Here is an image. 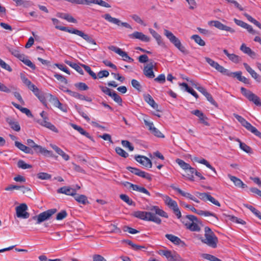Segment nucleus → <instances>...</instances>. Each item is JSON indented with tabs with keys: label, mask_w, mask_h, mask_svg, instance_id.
<instances>
[{
	"label": "nucleus",
	"mask_w": 261,
	"mask_h": 261,
	"mask_svg": "<svg viewBox=\"0 0 261 261\" xmlns=\"http://www.w3.org/2000/svg\"><path fill=\"white\" fill-rule=\"evenodd\" d=\"M74 86L80 91H86L89 89V87L83 82H79L74 84Z\"/></svg>",
	"instance_id": "44"
},
{
	"label": "nucleus",
	"mask_w": 261,
	"mask_h": 261,
	"mask_svg": "<svg viewBox=\"0 0 261 261\" xmlns=\"http://www.w3.org/2000/svg\"><path fill=\"white\" fill-rule=\"evenodd\" d=\"M164 200L166 205L172 210L178 206L177 202L168 196H165Z\"/></svg>",
	"instance_id": "24"
},
{
	"label": "nucleus",
	"mask_w": 261,
	"mask_h": 261,
	"mask_svg": "<svg viewBox=\"0 0 261 261\" xmlns=\"http://www.w3.org/2000/svg\"><path fill=\"white\" fill-rule=\"evenodd\" d=\"M133 215L143 220L152 221L158 224L161 223V219L151 212L138 211L135 212Z\"/></svg>",
	"instance_id": "4"
},
{
	"label": "nucleus",
	"mask_w": 261,
	"mask_h": 261,
	"mask_svg": "<svg viewBox=\"0 0 261 261\" xmlns=\"http://www.w3.org/2000/svg\"><path fill=\"white\" fill-rule=\"evenodd\" d=\"M24 64L34 70L36 68L35 65L29 59H25V56L23 55V59L20 60Z\"/></svg>",
	"instance_id": "52"
},
{
	"label": "nucleus",
	"mask_w": 261,
	"mask_h": 261,
	"mask_svg": "<svg viewBox=\"0 0 261 261\" xmlns=\"http://www.w3.org/2000/svg\"><path fill=\"white\" fill-rule=\"evenodd\" d=\"M115 151L118 155L124 158H126L128 156V154L120 147H116L115 148Z\"/></svg>",
	"instance_id": "49"
},
{
	"label": "nucleus",
	"mask_w": 261,
	"mask_h": 261,
	"mask_svg": "<svg viewBox=\"0 0 261 261\" xmlns=\"http://www.w3.org/2000/svg\"><path fill=\"white\" fill-rule=\"evenodd\" d=\"M195 160V161L199 163L205 165L207 168L213 171L214 172H216L215 169L213 166H212L211 164L206 160L204 159L201 160L196 159Z\"/></svg>",
	"instance_id": "41"
},
{
	"label": "nucleus",
	"mask_w": 261,
	"mask_h": 261,
	"mask_svg": "<svg viewBox=\"0 0 261 261\" xmlns=\"http://www.w3.org/2000/svg\"><path fill=\"white\" fill-rule=\"evenodd\" d=\"M237 141L239 142L240 147L245 152L248 153H251L252 152V149L245 143L242 142L239 139Z\"/></svg>",
	"instance_id": "38"
},
{
	"label": "nucleus",
	"mask_w": 261,
	"mask_h": 261,
	"mask_svg": "<svg viewBox=\"0 0 261 261\" xmlns=\"http://www.w3.org/2000/svg\"><path fill=\"white\" fill-rule=\"evenodd\" d=\"M15 145L21 151L26 153L33 154V151L30 147L24 145L18 141L15 142Z\"/></svg>",
	"instance_id": "27"
},
{
	"label": "nucleus",
	"mask_w": 261,
	"mask_h": 261,
	"mask_svg": "<svg viewBox=\"0 0 261 261\" xmlns=\"http://www.w3.org/2000/svg\"><path fill=\"white\" fill-rule=\"evenodd\" d=\"M155 64H154L153 62L151 61L144 66L143 73L146 77L152 79L155 76L153 71V68Z\"/></svg>",
	"instance_id": "14"
},
{
	"label": "nucleus",
	"mask_w": 261,
	"mask_h": 261,
	"mask_svg": "<svg viewBox=\"0 0 261 261\" xmlns=\"http://www.w3.org/2000/svg\"><path fill=\"white\" fill-rule=\"evenodd\" d=\"M75 108L76 110L78 111L79 114L85 119L87 121L89 122L90 120V118L87 116L86 114H85L84 112L81 110V109L79 107L77 106H75Z\"/></svg>",
	"instance_id": "61"
},
{
	"label": "nucleus",
	"mask_w": 261,
	"mask_h": 261,
	"mask_svg": "<svg viewBox=\"0 0 261 261\" xmlns=\"http://www.w3.org/2000/svg\"><path fill=\"white\" fill-rule=\"evenodd\" d=\"M121 144L124 147H127L130 151H133L134 149V147L128 141L122 140Z\"/></svg>",
	"instance_id": "64"
},
{
	"label": "nucleus",
	"mask_w": 261,
	"mask_h": 261,
	"mask_svg": "<svg viewBox=\"0 0 261 261\" xmlns=\"http://www.w3.org/2000/svg\"><path fill=\"white\" fill-rule=\"evenodd\" d=\"M69 95L75 98L83 100V99H85V96L80 94L78 92H75V91H69Z\"/></svg>",
	"instance_id": "54"
},
{
	"label": "nucleus",
	"mask_w": 261,
	"mask_h": 261,
	"mask_svg": "<svg viewBox=\"0 0 261 261\" xmlns=\"http://www.w3.org/2000/svg\"><path fill=\"white\" fill-rule=\"evenodd\" d=\"M164 35L169 39L170 42L172 43L183 54L186 55L189 54V51L186 48L182 45L180 40L177 38L171 32L167 29L164 30Z\"/></svg>",
	"instance_id": "3"
},
{
	"label": "nucleus",
	"mask_w": 261,
	"mask_h": 261,
	"mask_svg": "<svg viewBox=\"0 0 261 261\" xmlns=\"http://www.w3.org/2000/svg\"><path fill=\"white\" fill-rule=\"evenodd\" d=\"M71 126L75 130L78 131L81 135H84L87 138L93 141V138L90 136V135L85 131L82 127L74 124H72Z\"/></svg>",
	"instance_id": "29"
},
{
	"label": "nucleus",
	"mask_w": 261,
	"mask_h": 261,
	"mask_svg": "<svg viewBox=\"0 0 261 261\" xmlns=\"http://www.w3.org/2000/svg\"><path fill=\"white\" fill-rule=\"evenodd\" d=\"M181 221L185 224L187 228L192 231H199L200 227L198 225L200 221L198 218L192 215H187L181 218Z\"/></svg>",
	"instance_id": "1"
},
{
	"label": "nucleus",
	"mask_w": 261,
	"mask_h": 261,
	"mask_svg": "<svg viewBox=\"0 0 261 261\" xmlns=\"http://www.w3.org/2000/svg\"><path fill=\"white\" fill-rule=\"evenodd\" d=\"M131 84L134 88L136 89L139 91H141L142 87L140 83L137 80L135 79L132 80L131 81Z\"/></svg>",
	"instance_id": "59"
},
{
	"label": "nucleus",
	"mask_w": 261,
	"mask_h": 261,
	"mask_svg": "<svg viewBox=\"0 0 261 261\" xmlns=\"http://www.w3.org/2000/svg\"><path fill=\"white\" fill-rule=\"evenodd\" d=\"M243 65L247 71L251 75L256 82L261 83V76L257 73L247 63H244Z\"/></svg>",
	"instance_id": "18"
},
{
	"label": "nucleus",
	"mask_w": 261,
	"mask_h": 261,
	"mask_svg": "<svg viewBox=\"0 0 261 261\" xmlns=\"http://www.w3.org/2000/svg\"><path fill=\"white\" fill-rule=\"evenodd\" d=\"M9 51L15 57L19 60L23 59L24 54H21L18 48L8 47Z\"/></svg>",
	"instance_id": "36"
},
{
	"label": "nucleus",
	"mask_w": 261,
	"mask_h": 261,
	"mask_svg": "<svg viewBox=\"0 0 261 261\" xmlns=\"http://www.w3.org/2000/svg\"><path fill=\"white\" fill-rule=\"evenodd\" d=\"M15 2L17 6H23L24 7H28L30 6L31 3L30 1H23V0H13Z\"/></svg>",
	"instance_id": "48"
},
{
	"label": "nucleus",
	"mask_w": 261,
	"mask_h": 261,
	"mask_svg": "<svg viewBox=\"0 0 261 261\" xmlns=\"http://www.w3.org/2000/svg\"><path fill=\"white\" fill-rule=\"evenodd\" d=\"M242 125L245 127L248 130L254 134L255 136L261 139V133L259 132L255 127L252 126L249 122L246 121L245 119L241 123Z\"/></svg>",
	"instance_id": "16"
},
{
	"label": "nucleus",
	"mask_w": 261,
	"mask_h": 261,
	"mask_svg": "<svg viewBox=\"0 0 261 261\" xmlns=\"http://www.w3.org/2000/svg\"><path fill=\"white\" fill-rule=\"evenodd\" d=\"M81 66L84 68V69L89 74L90 76H92L93 79L95 80L97 78L96 74L92 70H91L90 67L89 66L85 64H81Z\"/></svg>",
	"instance_id": "46"
},
{
	"label": "nucleus",
	"mask_w": 261,
	"mask_h": 261,
	"mask_svg": "<svg viewBox=\"0 0 261 261\" xmlns=\"http://www.w3.org/2000/svg\"><path fill=\"white\" fill-rule=\"evenodd\" d=\"M135 159L137 162L142 164L144 167L149 168H151L152 165V162L147 157L138 155H136Z\"/></svg>",
	"instance_id": "15"
},
{
	"label": "nucleus",
	"mask_w": 261,
	"mask_h": 261,
	"mask_svg": "<svg viewBox=\"0 0 261 261\" xmlns=\"http://www.w3.org/2000/svg\"><path fill=\"white\" fill-rule=\"evenodd\" d=\"M150 210L151 211H154L155 212V214H154L155 215L158 214L160 216H162L163 217H165L166 218L168 217V214H167V213H166L163 210L159 208V207L157 206H152L150 208Z\"/></svg>",
	"instance_id": "34"
},
{
	"label": "nucleus",
	"mask_w": 261,
	"mask_h": 261,
	"mask_svg": "<svg viewBox=\"0 0 261 261\" xmlns=\"http://www.w3.org/2000/svg\"><path fill=\"white\" fill-rule=\"evenodd\" d=\"M242 72L241 71H237V72H231L230 71L229 75L228 76L229 77H236L239 81L242 77Z\"/></svg>",
	"instance_id": "62"
},
{
	"label": "nucleus",
	"mask_w": 261,
	"mask_h": 261,
	"mask_svg": "<svg viewBox=\"0 0 261 261\" xmlns=\"http://www.w3.org/2000/svg\"><path fill=\"white\" fill-rule=\"evenodd\" d=\"M215 69H216L218 71L220 72L222 74L228 76L230 70L225 68L222 66L219 65L218 64L217 66L215 68Z\"/></svg>",
	"instance_id": "45"
},
{
	"label": "nucleus",
	"mask_w": 261,
	"mask_h": 261,
	"mask_svg": "<svg viewBox=\"0 0 261 261\" xmlns=\"http://www.w3.org/2000/svg\"><path fill=\"white\" fill-rule=\"evenodd\" d=\"M223 53L233 63H238L241 61L240 57L234 54H229L226 49H224Z\"/></svg>",
	"instance_id": "26"
},
{
	"label": "nucleus",
	"mask_w": 261,
	"mask_h": 261,
	"mask_svg": "<svg viewBox=\"0 0 261 261\" xmlns=\"http://www.w3.org/2000/svg\"><path fill=\"white\" fill-rule=\"evenodd\" d=\"M37 177L39 179L46 180L51 178V175L47 173L40 172L37 174Z\"/></svg>",
	"instance_id": "55"
},
{
	"label": "nucleus",
	"mask_w": 261,
	"mask_h": 261,
	"mask_svg": "<svg viewBox=\"0 0 261 261\" xmlns=\"http://www.w3.org/2000/svg\"><path fill=\"white\" fill-rule=\"evenodd\" d=\"M150 132L154 136H155L159 138H164V136L163 135V134L155 127L154 128H152V130Z\"/></svg>",
	"instance_id": "63"
},
{
	"label": "nucleus",
	"mask_w": 261,
	"mask_h": 261,
	"mask_svg": "<svg viewBox=\"0 0 261 261\" xmlns=\"http://www.w3.org/2000/svg\"><path fill=\"white\" fill-rule=\"evenodd\" d=\"M180 85L184 87L185 88V90L194 96L196 98L198 97V95L197 93L192 88L189 87L187 84L186 83H182Z\"/></svg>",
	"instance_id": "40"
},
{
	"label": "nucleus",
	"mask_w": 261,
	"mask_h": 261,
	"mask_svg": "<svg viewBox=\"0 0 261 261\" xmlns=\"http://www.w3.org/2000/svg\"><path fill=\"white\" fill-rule=\"evenodd\" d=\"M130 17L136 22H137L140 24H142L144 26L146 25V24H145L144 23V21L142 20L141 17L140 16H139L138 15L133 14V15H131Z\"/></svg>",
	"instance_id": "56"
},
{
	"label": "nucleus",
	"mask_w": 261,
	"mask_h": 261,
	"mask_svg": "<svg viewBox=\"0 0 261 261\" xmlns=\"http://www.w3.org/2000/svg\"><path fill=\"white\" fill-rule=\"evenodd\" d=\"M241 92L249 101L252 102L257 106H261V100L257 95L244 87L241 88Z\"/></svg>",
	"instance_id": "7"
},
{
	"label": "nucleus",
	"mask_w": 261,
	"mask_h": 261,
	"mask_svg": "<svg viewBox=\"0 0 261 261\" xmlns=\"http://www.w3.org/2000/svg\"><path fill=\"white\" fill-rule=\"evenodd\" d=\"M50 96V100L53 103V105L56 107L60 109L61 111H62L64 112H67V108L66 105H63L59 100L58 98L53 96L51 94L49 95Z\"/></svg>",
	"instance_id": "20"
},
{
	"label": "nucleus",
	"mask_w": 261,
	"mask_h": 261,
	"mask_svg": "<svg viewBox=\"0 0 261 261\" xmlns=\"http://www.w3.org/2000/svg\"><path fill=\"white\" fill-rule=\"evenodd\" d=\"M208 24L210 25H213L216 28L220 30H223L225 31L226 32H229L231 33H233L235 32V31L234 29H232L231 28L228 27L227 25H225L219 21L217 20H212L208 22Z\"/></svg>",
	"instance_id": "13"
},
{
	"label": "nucleus",
	"mask_w": 261,
	"mask_h": 261,
	"mask_svg": "<svg viewBox=\"0 0 261 261\" xmlns=\"http://www.w3.org/2000/svg\"><path fill=\"white\" fill-rule=\"evenodd\" d=\"M17 166L23 169H29L32 167L31 165L27 164L23 160H19L17 163Z\"/></svg>",
	"instance_id": "50"
},
{
	"label": "nucleus",
	"mask_w": 261,
	"mask_h": 261,
	"mask_svg": "<svg viewBox=\"0 0 261 261\" xmlns=\"http://www.w3.org/2000/svg\"><path fill=\"white\" fill-rule=\"evenodd\" d=\"M60 29L62 30V31L67 32L71 34L77 35L82 38H83L87 42L96 45V41L92 38L91 36H90L87 34L84 33L82 31L75 29H69L68 28H60Z\"/></svg>",
	"instance_id": "5"
},
{
	"label": "nucleus",
	"mask_w": 261,
	"mask_h": 261,
	"mask_svg": "<svg viewBox=\"0 0 261 261\" xmlns=\"http://www.w3.org/2000/svg\"><path fill=\"white\" fill-rule=\"evenodd\" d=\"M15 209L18 218L27 219L29 217L30 214L26 211L28 209V206L26 204H20L19 206L16 207Z\"/></svg>",
	"instance_id": "11"
},
{
	"label": "nucleus",
	"mask_w": 261,
	"mask_h": 261,
	"mask_svg": "<svg viewBox=\"0 0 261 261\" xmlns=\"http://www.w3.org/2000/svg\"><path fill=\"white\" fill-rule=\"evenodd\" d=\"M195 88L200 92L203 94L205 96L207 100L208 101H210L212 105L214 106H217V103L213 99L211 94L209 93L204 87L200 86H197L196 85Z\"/></svg>",
	"instance_id": "17"
},
{
	"label": "nucleus",
	"mask_w": 261,
	"mask_h": 261,
	"mask_svg": "<svg viewBox=\"0 0 261 261\" xmlns=\"http://www.w3.org/2000/svg\"><path fill=\"white\" fill-rule=\"evenodd\" d=\"M191 38L193 39L200 46H203L205 45V41L198 35H193L191 36Z\"/></svg>",
	"instance_id": "37"
},
{
	"label": "nucleus",
	"mask_w": 261,
	"mask_h": 261,
	"mask_svg": "<svg viewBox=\"0 0 261 261\" xmlns=\"http://www.w3.org/2000/svg\"><path fill=\"white\" fill-rule=\"evenodd\" d=\"M119 56L122 57L123 58V60L125 61L129 62H133L134 61V59L129 57L127 53L123 50H122L121 53H120Z\"/></svg>",
	"instance_id": "57"
},
{
	"label": "nucleus",
	"mask_w": 261,
	"mask_h": 261,
	"mask_svg": "<svg viewBox=\"0 0 261 261\" xmlns=\"http://www.w3.org/2000/svg\"><path fill=\"white\" fill-rule=\"evenodd\" d=\"M201 257L203 258L206 259L207 260L210 261H222L219 258L216 257V256L207 253H203L201 255Z\"/></svg>",
	"instance_id": "42"
},
{
	"label": "nucleus",
	"mask_w": 261,
	"mask_h": 261,
	"mask_svg": "<svg viewBox=\"0 0 261 261\" xmlns=\"http://www.w3.org/2000/svg\"><path fill=\"white\" fill-rule=\"evenodd\" d=\"M57 212L56 208L49 209L44 211L38 215L33 217V219L36 220V224H39L44 222L45 220H48L50 218Z\"/></svg>",
	"instance_id": "6"
},
{
	"label": "nucleus",
	"mask_w": 261,
	"mask_h": 261,
	"mask_svg": "<svg viewBox=\"0 0 261 261\" xmlns=\"http://www.w3.org/2000/svg\"><path fill=\"white\" fill-rule=\"evenodd\" d=\"M144 100L154 109L158 110V105L155 102L150 95L147 94L145 95Z\"/></svg>",
	"instance_id": "30"
},
{
	"label": "nucleus",
	"mask_w": 261,
	"mask_h": 261,
	"mask_svg": "<svg viewBox=\"0 0 261 261\" xmlns=\"http://www.w3.org/2000/svg\"><path fill=\"white\" fill-rule=\"evenodd\" d=\"M27 144L31 147L34 148L37 153H41L45 155H49L50 151L47 150L45 148L36 144L34 141L30 139L27 140Z\"/></svg>",
	"instance_id": "10"
},
{
	"label": "nucleus",
	"mask_w": 261,
	"mask_h": 261,
	"mask_svg": "<svg viewBox=\"0 0 261 261\" xmlns=\"http://www.w3.org/2000/svg\"><path fill=\"white\" fill-rule=\"evenodd\" d=\"M122 229L124 232L127 231L130 234H136L139 232V231L133 228L130 227H129L128 226H124Z\"/></svg>",
	"instance_id": "58"
},
{
	"label": "nucleus",
	"mask_w": 261,
	"mask_h": 261,
	"mask_svg": "<svg viewBox=\"0 0 261 261\" xmlns=\"http://www.w3.org/2000/svg\"><path fill=\"white\" fill-rule=\"evenodd\" d=\"M67 216V213L65 210H62L60 212L57 214L56 219L57 220H62Z\"/></svg>",
	"instance_id": "53"
},
{
	"label": "nucleus",
	"mask_w": 261,
	"mask_h": 261,
	"mask_svg": "<svg viewBox=\"0 0 261 261\" xmlns=\"http://www.w3.org/2000/svg\"><path fill=\"white\" fill-rule=\"evenodd\" d=\"M6 122L13 130L19 132L20 130V126L18 122L12 118L8 117L6 118Z\"/></svg>",
	"instance_id": "23"
},
{
	"label": "nucleus",
	"mask_w": 261,
	"mask_h": 261,
	"mask_svg": "<svg viewBox=\"0 0 261 261\" xmlns=\"http://www.w3.org/2000/svg\"><path fill=\"white\" fill-rule=\"evenodd\" d=\"M120 198L121 200L125 202L129 205H135V202L130 199L129 197L125 194H121Z\"/></svg>",
	"instance_id": "43"
},
{
	"label": "nucleus",
	"mask_w": 261,
	"mask_h": 261,
	"mask_svg": "<svg viewBox=\"0 0 261 261\" xmlns=\"http://www.w3.org/2000/svg\"><path fill=\"white\" fill-rule=\"evenodd\" d=\"M51 147L53 149L60 155H61L65 161H68L69 159V156L65 153L61 148L58 147L55 145H52Z\"/></svg>",
	"instance_id": "31"
},
{
	"label": "nucleus",
	"mask_w": 261,
	"mask_h": 261,
	"mask_svg": "<svg viewBox=\"0 0 261 261\" xmlns=\"http://www.w3.org/2000/svg\"><path fill=\"white\" fill-rule=\"evenodd\" d=\"M58 193L64 194L67 195L73 196L76 193V189L74 188H70V187H63L57 190Z\"/></svg>",
	"instance_id": "21"
},
{
	"label": "nucleus",
	"mask_w": 261,
	"mask_h": 261,
	"mask_svg": "<svg viewBox=\"0 0 261 261\" xmlns=\"http://www.w3.org/2000/svg\"><path fill=\"white\" fill-rule=\"evenodd\" d=\"M171 187L175 191L177 192L179 194L181 195L182 196L185 197L189 199L192 200L193 199L194 196L191 194L189 193L185 192L181 190L180 189L175 187L173 186H171Z\"/></svg>",
	"instance_id": "35"
},
{
	"label": "nucleus",
	"mask_w": 261,
	"mask_h": 261,
	"mask_svg": "<svg viewBox=\"0 0 261 261\" xmlns=\"http://www.w3.org/2000/svg\"><path fill=\"white\" fill-rule=\"evenodd\" d=\"M159 254L166 257L168 261H180L181 256L176 252L168 250H161Z\"/></svg>",
	"instance_id": "9"
},
{
	"label": "nucleus",
	"mask_w": 261,
	"mask_h": 261,
	"mask_svg": "<svg viewBox=\"0 0 261 261\" xmlns=\"http://www.w3.org/2000/svg\"><path fill=\"white\" fill-rule=\"evenodd\" d=\"M40 116L42 118V119H38L37 120L38 123L41 126L45 127L55 133H58V129L55 127L54 125L48 121V118L47 115L44 111H42L40 113Z\"/></svg>",
	"instance_id": "8"
},
{
	"label": "nucleus",
	"mask_w": 261,
	"mask_h": 261,
	"mask_svg": "<svg viewBox=\"0 0 261 261\" xmlns=\"http://www.w3.org/2000/svg\"><path fill=\"white\" fill-rule=\"evenodd\" d=\"M108 21L115 24L118 26L120 25V20L117 18L112 17L110 14L107 13L102 16Z\"/></svg>",
	"instance_id": "32"
},
{
	"label": "nucleus",
	"mask_w": 261,
	"mask_h": 261,
	"mask_svg": "<svg viewBox=\"0 0 261 261\" xmlns=\"http://www.w3.org/2000/svg\"><path fill=\"white\" fill-rule=\"evenodd\" d=\"M176 162L182 169L186 171L188 170L191 166L189 164L186 163L184 161L179 159H177L176 160Z\"/></svg>",
	"instance_id": "39"
},
{
	"label": "nucleus",
	"mask_w": 261,
	"mask_h": 261,
	"mask_svg": "<svg viewBox=\"0 0 261 261\" xmlns=\"http://www.w3.org/2000/svg\"><path fill=\"white\" fill-rule=\"evenodd\" d=\"M126 169L130 172L131 173L138 175L140 177L144 178L145 179H148V180L150 181L152 179L151 176L150 174H149L148 173H146L144 171H141L139 169H138L137 168L132 167L130 166H128L126 167Z\"/></svg>",
	"instance_id": "12"
},
{
	"label": "nucleus",
	"mask_w": 261,
	"mask_h": 261,
	"mask_svg": "<svg viewBox=\"0 0 261 261\" xmlns=\"http://www.w3.org/2000/svg\"><path fill=\"white\" fill-rule=\"evenodd\" d=\"M201 241L213 248L217 247L218 242V238L214 232L207 226L204 228V238H202Z\"/></svg>",
	"instance_id": "2"
},
{
	"label": "nucleus",
	"mask_w": 261,
	"mask_h": 261,
	"mask_svg": "<svg viewBox=\"0 0 261 261\" xmlns=\"http://www.w3.org/2000/svg\"><path fill=\"white\" fill-rule=\"evenodd\" d=\"M244 205L250 210L259 219L261 217V213L251 205L244 204Z\"/></svg>",
	"instance_id": "47"
},
{
	"label": "nucleus",
	"mask_w": 261,
	"mask_h": 261,
	"mask_svg": "<svg viewBox=\"0 0 261 261\" xmlns=\"http://www.w3.org/2000/svg\"><path fill=\"white\" fill-rule=\"evenodd\" d=\"M110 96L113 99V100L119 105H122V100L121 97L118 95L115 92H113Z\"/></svg>",
	"instance_id": "51"
},
{
	"label": "nucleus",
	"mask_w": 261,
	"mask_h": 261,
	"mask_svg": "<svg viewBox=\"0 0 261 261\" xmlns=\"http://www.w3.org/2000/svg\"><path fill=\"white\" fill-rule=\"evenodd\" d=\"M209 195L208 193H200L197 192L196 196H198L200 199L206 201L207 200V198Z\"/></svg>",
	"instance_id": "60"
},
{
	"label": "nucleus",
	"mask_w": 261,
	"mask_h": 261,
	"mask_svg": "<svg viewBox=\"0 0 261 261\" xmlns=\"http://www.w3.org/2000/svg\"><path fill=\"white\" fill-rule=\"evenodd\" d=\"M74 198L79 203L83 204H86L89 203L87 197L84 195H79L75 193Z\"/></svg>",
	"instance_id": "33"
},
{
	"label": "nucleus",
	"mask_w": 261,
	"mask_h": 261,
	"mask_svg": "<svg viewBox=\"0 0 261 261\" xmlns=\"http://www.w3.org/2000/svg\"><path fill=\"white\" fill-rule=\"evenodd\" d=\"M149 31L150 33L152 35V36L154 37V38L156 40V41L158 42V44L159 45H164L165 43L163 42L162 37L160 35H159L156 31H155L152 29H149Z\"/></svg>",
	"instance_id": "28"
},
{
	"label": "nucleus",
	"mask_w": 261,
	"mask_h": 261,
	"mask_svg": "<svg viewBox=\"0 0 261 261\" xmlns=\"http://www.w3.org/2000/svg\"><path fill=\"white\" fill-rule=\"evenodd\" d=\"M129 37L132 39H138L142 41L148 42L150 41V38L144 35L142 32H134L133 34L129 35Z\"/></svg>",
	"instance_id": "19"
},
{
	"label": "nucleus",
	"mask_w": 261,
	"mask_h": 261,
	"mask_svg": "<svg viewBox=\"0 0 261 261\" xmlns=\"http://www.w3.org/2000/svg\"><path fill=\"white\" fill-rule=\"evenodd\" d=\"M229 179L234 183L236 186L244 189L247 188V185L243 182V181L238 177L228 175Z\"/></svg>",
	"instance_id": "25"
},
{
	"label": "nucleus",
	"mask_w": 261,
	"mask_h": 261,
	"mask_svg": "<svg viewBox=\"0 0 261 261\" xmlns=\"http://www.w3.org/2000/svg\"><path fill=\"white\" fill-rule=\"evenodd\" d=\"M165 237L175 245H185L184 241H181L178 237L171 234H166Z\"/></svg>",
	"instance_id": "22"
}]
</instances>
